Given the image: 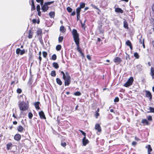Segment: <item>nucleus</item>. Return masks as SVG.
Wrapping results in <instances>:
<instances>
[{"label":"nucleus","mask_w":154,"mask_h":154,"mask_svg":"<svg viewBox=\"0 0 154 154\" xmlns=\"http://www.w3.org/2000/svg\"><path fill=\"white\" fill-rule=\"evenodd\" d=\"M114 62L117 64L119 63L122 61L121 58L118 57H115L113 60Z\"/></svg>","instance_id":"6"},{"label":"nucleus","mask_w":154,"mask_h":154,"mask_svg":"<svg viewBox=\"0 0 154 154\" xmlns=\"http://www.w3.org/2000/svg\"><path fill=\"white\" fill-rule=\"evenodd\" d=\"M17 121H14L13 122V124H14V125H17Z\"/></svg>","instance_id":"64"},{"label":"nucleus","mask_w":154,"mask_h":154,"mask_svg":"<svg viewBox=\"0 0 154 154\" xmlns=\"http://www.w3.org/2000/svg\"><path fill=\"white\" fill-rule=\"evenodd\" d=\"M32 21L34 23H35L36 22V20L35 19H33L32 20Z\"/></svg>","instance_id":"63"},{"label":"nucleus","mask_w":154,"mask_h":154,"mask_svg":"<svg viewBox=\"0 0 154 154\" xmlns=\"http://www.w3.org/2000/svg\"><path fill=\"white\" fill-rule=\"evenodd\" d=\"M61 73L63 75V79H64V78L66 77L67 75V76L69 75V74L67 72H65V73H64L62 71L61 72Z\"/></svg>","instance_id":"15"},{"label":"nucleus","mask_w":154,"mask_h":154,"mask_svg":"<svg viewBox=\"0 0 154 154\" xmlns=\"http://www.w3.org/2000/svg\"><path fill=\"white\" fill-rule=\"evenodd\" d=\"M49 8V7L48 6L44 4L43 6L42 7V10L43 11V12H45L47 11L48 9Z\"/></svg>","instance_id":"8"},{"label":"nucleus","mask_w":154,"mask_h":154,"mask_svg":"<svg viewBox=\"0 0 154 154\" xmlns=\"http://www.w3.org/2000/svg\"><path fill=\"white\" fill-rule=\"evenodd\" d=\"M135 139L137 141H138L140 140V139L137 137H135Z\"/></svg>","instance_id":"60"},{"label":"nucleus","mask_w":154,"mask_h":154,"mask_svg":"<svg viewBox=\"0 0 154 154\" xmlns=\"http://www.w3.org/2000/svg\"><path fill=\"white\" fill-rule=\"evenodd\" d=\"M137 144V143L135 141H133L132 143V145L134 146H135Z\"/></svg>","instance_id":"52"},{"label":"nucleus","mask_w":154,"mask_h":154,"mask_svg":"<svg viewBox=\"0 0 154 154\" xmlns=\"http://www.w3.org/2000/svg\"><path fill=\"white\" fill-rule=\"evenodd\" d=\"M85 4L84 3H81L80 4V6L79 7V8H83L85 7Z\"/></svg>","instance_id":"29"},{"label":"nucleus","mask_w":154,"mask_h":154,"mask_svg":"<svg viewBox=\"0 0 154 154\" xmlns=\"http://www.w3.org/2000/svg\"><path fill=\"white\" fill-rule=\"evenodd\" d=\"M146 148L147 149L148 154H151V152L152 151V149L150 145H148L146 146Z\"/></svg>","instance_id":"11"},{"label":"nucleus","mask_w":154,"mask_h":154,"mask_svg":"<svg viewBox=\"0 0 154 154\" xmlns=\"http://www.w3.org/2000/svg\"><path fill=\"white\" fill-rule=\"evenodd\" d=\"M57 58V56L55 54H54L52 55L51 59L53 60H55Z\"/></svg>","instance_id":"37"},{"label":"nucleus","mask_w":154,"mask_h":154,"mask_svg":"<svg viewBox=\"0 0 154 154\" xmlns=\"http://www.w3.org/2000/svg\"><path fill=\"white\" fill-rule=\"evenodd\" d=\"M126 44L127 45L129 46L131 50L132 49V46L131 43L129 40H128L126 41Z\"/></svg>","instance_id":"14"},{"label":"nucleus","mask_w":154,"mask_h":154,"mask_svg":"<svg viewBox=\"0 0 154 154\" xmlns=\"http://www.w3.org/2000/svg\"><path fill=\"white\" fill-rule=\"evenodd\" d=\"M142 123L143 124L145 123L146 125H148L149 124L148 122L146 119H143L142 121Z\"/></svg>","instance_id":"32"},{"label":"nucleus","mask_w":154,"mask_h":154,"mask_svg":"<svg viewBox=\"0 0 154 154\" xmlns=\"http://www.w3.org/2000/svg\"><path fill=\"white\" fill-rule=\"evenodd\" d=\"M61 145L62 146L64 147L66 146V143L65 142H61Z\"/></svg>","instance_id":"49"},{"label":"nucleus","mask_w":154,"mask_h":154,"mask_svg":"<svg viewBox=\"0 0 154 154\" xmlns=\"http://www.w3.org/2000/svg\"><path fill=\"white\" fill-rule=\"evenodd\" d=\"M67 11L69 13L71 12L72 11V9L70 7H68L67 8Z\"/></svg>","instance_id":"40"},{"label":"nucleus","mask_w":154,"mask_h":154,"mask_svg":"<svg viewBox=\"0 0 154 154\" xmlns=\"http://www.w3.org/2000/svg\"><path fill=\"white\" fill-rule=\"evenodd\" d=\"M74 95L75 96H79L81 95V93L79 91H77L74 93Z\"/></svg>","instance_id":"38"},{"label":"nucleus","mask_w":154,"mask_h":154,"mask_svg":"<svg viewBox=\"0 0 154 154\" xmlns=\"http://www.w3.org/2000/svg\"><path fill=\"white\" fill-rule=\"evenodd\" d=\"M54 2V1H51L48 2H45L44 3L45 5H46L47 6H48V5H49L53 3Z\"/></svg>","instance_id":"30"},{"label":"nucleus","mask_w":154,"mask_h":154,"mask_svg":"<svg viewBox=\"0 0 154 154\" xmlns=\"http://www.w3.org/2000/svg\"><path fill=\"white\" fill-rule=\"evenodd\" d=\"M42 30L40 29H38L36 31V34L37 35H39L41 36L42 34Z\"/></svg>","instance_id":"27"},{"label":"nucleus","mask_w":154,"mask_h":154,"mask_svg":"<svg viewBox=\"0 0 154 154\" xmlns=\"http://www.w3.org/2000/svg\"><path fill=\"white\" fill-rule=\"evenodd\" d=\"M146 97H149L150 100H151L152 98V96L151 93L150 92L148 91H146Z\"/></svg>","instance_id":"13"},{"label":"nucleus","mask_w":154,"mask_h":154,"mask_svg":"<svg viewBox=\"0 0 154 154\" xmlns=\"http://www.w3.org/2000/svg\"><path fill=\"white\" fill-rule=\"evenodd\" d=\"M143 45L144 48H145V46L144 42V39H143Z\"/></svg>","instance_id":"59"},{"label":"nucleus","mask_w":154,"mask_h":154,"mask_svg":"<svg viewBox=\"0 0 154 154\" xmlns=\"http://www.w3.org/2000/svg\"><path fill=\"white\" fill-rule=\"evenodd\" d=\"M33 32L31 31V30L29 31V34L28 35V38H31L32 37Z\"/></svg>","instance_id":"21"},{"label":"nucleus","mask_w":154,"mask_h":154,"mask_svg":"<svg viewBox=\"0 0 154 154\" xmlns=\"http://www.w3.org/2000/svg\"><path fill=\"white\" fill-rule=\"evenodd\" d=\"M42 54L44 58H45L48 55L47 53L45 51H43L42 52Z\"/></svg>","instance_id":"42"},{"label":"nucleus","mask_w":154,"mask_h":154,"mask_svg":"<svg viewBox=\"0 0 154 154\" xmlns=\"http://www.w3.org/2000/svg\"><path fill=\"white\" fill-rule=\"evenodd\" d=\"M25 52V51L24 49L21 50L19 48H17L16 50V53L17 54H20L21 55H22L24 54Z\"/></svg>","instance_id":"5"},{"label":"nucleus","mask_w":154,"mask_h":154,"mask_svg":"<svg viewBox=\"0 0 154 154\" xmlns=\"http://www.w3.org/2000/svg\"><path fill=\"white\" fill-rule=\"evenodd\" d=\"M36 9L37 11H40V7L39 5H37L36 6Z\"/></svg>","instance_id":"44"},{"label":"nucleus","mask_w":154,"mask_h":154,"mask_svg":"<svg viewBox=\"0 0 154 154\" xmlns=\"http://www.w3.org/2000/svg\"><path fill=\"white\" fill-rule=\"evenodd\" d=\"M80 14H77V20L79 19Z\"/></svg>","instance_id":"53"},{"label":"nucleus","mask_w":154,"mask_h":154,"mask_svg":"<svg viewBox=\"0 0 154 154\" xmlns=\"http://www.w3.org/2000/svg\"><path fill=\"white\" fill-rule=\"evenodd\" d=\"M119 99L118 97H116L114 100V101L115 102H119Z\"/></svg>","instance_id":"48"},{"label":"nucleus","mask_w":154,"mask_h":154,"mask_svg":"<svg viewBox=\"0 0 154 154\" xmlns=\"http://www.w3.org/2000/svg\"><path fill=\"white\" fill-rule=\"evenodd\" d=\"M40 3V5H41L42 7L43 6V4L44 3V0L42 1Z\"/></svg>","instance_id":"57"},{"label":"nucleus","mask_w":154,"mask_h":154,"mask_svg":"<svg viewBox=\"0 0 154 154\" xmlns=\"http://www.w3.org/2000/svg\"><path fill=\"white\" fill-rule=\"evenodd\" d=\"M18 103V106L20 110L24 111L28 109V105L23 101H19Z\"/></svg>","instance_id":"2"},{"label":"nucleus","mask_w":154,"mask_h":154,"mask_svg":"<svg viewBox=\"0 0 154 154\" xmlns=\"http://www.w3.org/2000/svg\"><path fill=\"white\" fill-rule=\"evenodd\" d=\"M39 57H38V59L39 60V64H40L41 63V60H42V57H41V51H40L39 53Z\"/></svg>","instance_id":"34"},{"label":"nucleus","mask_w":154,"mask_h":154,"mask_svg":"<svg viewBox=\"0 0 154 154\" xmlns=\"http://www.w3.org/2000/svg\"><path fill=\"white\" fill-rule=\"evenodd\" d=\"M40 41L42 44H43V41L42 39L40 38Z\"/></svg>","instance_id":"61"},{"label":"nucleus","mask_w":154,"mask_h":154,"mask_svg":"<svg viewBox=\"0 0 154 154\" xmlns=\"http://www.w3.org/2000/svg\"><path fill=\"white\" fill-rule=\"evenodd\" d=\"M39 115L40 116V118L41 119H45L46 117L45 115L44 112L42 111H41L39 112Z\"/></svg>","instance_id":"10"},{"label":"nucleus","mask_w":154,"mask_h":154,"mask_svg":"<svg viewBox=\"0 0 154 154\" xmlns=\"http://www.w3.org/2000/svg\"><path fill=\"white\" fill-rule=\"evenodd\" d=\"M39 104L40 103L39 102H37L35 104V107L38 110L40 109V107L39 106Z\"/></svg>","instance_id":"22"},{"label":"nucleus","mask_w":154,"mask_h":154,"mask_svg":"<svg viewBox=\"0 0 154 154\" xmlns=\"http://www.w3.org/2000/svg\"><path fill=\"white\" fill-rule=\"evenodd\" d=\"M61 48V46L60 45H58L56 47V49L57 51H60Z\"/></svg>","instance_id":"33"},{"label":"nucleus","mask_w":154,"mask_h":154,"mask_svg":"<svg viewBox=\"0 0 154 154\" xmlns=\"http://www.w3.org/2000/svg\"><path fill=\"white\" fill-rule=\"evenodd\" d=\"M95 129L97 130L98 132H100L101 131V129L100 125L98 123H97L95 125Z\"/></svg>","instance_id":"7"},{"label":"nucleus","mask_w":154,"mask_h":154,"mask_svg":"<svg viewBox=\"0 0 154 154\" xmlns=\"http://www.w3.org/2000/svg\"><path fill=\"white\" fill-rule=\"evenodd\" d=\"M60 31L62 33H64L66 32V29L63 26H62L60 27Z\"/></svg>","instance_id":"23"},{"label":"nucleus","mask_w":154,"mask_h":154,"mask_svg":"<svg viewBox=\"0 0 154 154\" xmlns=\"http://www.w3.org/2000/svg\"><path fill=\"white\" fill-rule=\"evenodd\" d=\"M21 138V135L19 134H17L14 136V139L17 141L20 140Z\"/></svg>","instance_id":"12"},{"label":"nucleus","mask_w":154,"mask_h":154,"mask_svg":"<svg viewBox=\"0 0 154 154\" xmlns=\"http://www.w3.org/2000/svg\"><path fill=\"white\" fill-rule=\"evenodd\" d=\"M54 68L57 69L59 68V66L58 64L56 62H54L52 64Z\"/></svg>","instance_id":"20"},{"label":"nucleus","mask_w":154,"mask_h":154,"mask_svg":"<svg viewBox=\"0 0 154 154\" xmlns=\"http://www.w3.org/2000/svg\"><path fill=\"white\" fill-rule=\"evenodd\" d=\"M50 17L51 18H53L55 16V13L53 11H51L49 14Z\"/></svg>","instance_id":"26"},{"label":"nucleus","mask_w":154,"mask_h":154,"mask_svg":"<svg viewBox=\"0 0 154 154\" xmlns=\"http://www.w3.org/2000/svg\"><path fill=\"white\" fill-rule=\"evenodd\" d=\"M38 12V14L39 16H40L41 14V12L40 11H37Z\"/></svg>","instance_id":"62"},{"label":"nucleus","mask_w":154,"mask_h":154,"mask_svg":"<svg viewBox=\"0 0 154 154\" xmlns=\"http://www.w3.org/2000/svg\"><path fill=\"white\" fill-rule=\"evenodd\" d=\"M64 81V85L65 86H69L71 83V78L70 76L67 75L66 77L63 79Z\"/></svg>","instance_id":"4"},{"label":"nucleus","mask_w":154,"mask_h":154,"mask_svg":"<svg viewBox=\"0 0 154 154\" xmlns=\"http://www.w3.org/2000/svg\"><path fill=\"white\" fill-rule=\"evenodd\" d=\"M92 7L93 8L97 9V10L99 11H100V10L95 5H93Z\"/></svg>","instance_id":"51"},{"label":"nucleus","mask_w":154,"mask_h":154,"mask_svg":"<svg viewBox=\"0 0 154 154\" xmlns=\"http://www.w3.org/2000/svg\"><path fill=\"white\" fill-rule=\"evenodd\" d=\"M72 34L73 35V38L74 42L77 46V50L80 54L82 53L81 49L79 48V34L76 29H73L72 32Z\"/></svg>","instance_id":"1"},{"label":"nucleus","mask_w":154,"mask_h":154,"mask_svg":"<svg viewBox=\"0 0 154 154\" xmlns=\"http://www.w3.org/2000/svg\"><path fill=\"white\" fill-rule=\"evenodd\" d=\"M139 42L141 44H143V40L141 39H140L139 40Z\"/></svg>","instance_id":"58"},{"label":"nucleus","mask_w":154,"mask_h":154,"mask_svg":"<svg viewBox=\"0 0 154 154\" xmlns=\"http://www.w3.org/2000/svg\"><path fill=\"white\" fill-rule=\"evenodd\" d=\"M149 109L150 112H149L154 113V107H149Z\"/></svg>","instance_id":"41"},{"label":"nucleus","mask_w":154,"mask_h":154,"mask_svg":"<svg viewBox=\"0 0 154 154\" xmlns=\"http://www.w3.org/2000/svg\"><path fill=\"white\" fill-rule=\"evenodd\" d=\"M17 92L18 94H20L22 92V90L20 88H18L17 90Z\"/></svg>","instance_id":"45"},{"label":"nucleus","mask_w":154,"mask_h":154,"mask_svg":"<svg viewBox=\"0 0 154 154\" xmlns=\"http://www.w3.org/2000/svg\"><path fill=\"white\" fill-rule=\"evenodd\" d=\"M124 27L126 29L128 28V22L127 21L125 20H124L123 22Z\"/></svg>","instance_id":"19"},{"label":"nucleus","mask_w":154,"mask_h":154,"mask_svg":"<svg viewBox=\"0 0 154 154\" xmlns=\"http://www.w3.org/2000/svg\"><path fill=\"white\" fill-rule=\"evenodd\" d=\"M87 58L88 60H91V57H90L89 55H87Z\"/></svg>","instance_id":"54"},{"label":"nucleus","mask_w":154,"mask_h":154,"mask_svg":"<svg viewBox=\"0 0 154 154\" xmlns=\"http://www.w3.org/2000/svg\"><path fill=\"white\" fill-rule=\"evenodd\" d=\"M56 75V72L55 71L53 70L51 72V75L53 77H54Z\"/></svg>","instance_id":"31"},{"label":"nucleus","mask_w":154,"mask_h":154,"mask_svg":"<svg viewBox=\"0 0 154 154\" xmlns=\"http://www.w3.org/2000/svg\"><path fill=\"white\" fill-rule=\"evenodd\" d=\"M28 117L30 119H31L33 116L31 112H29L28 114Z\"/></svg>","instance_id":"43"},{"label":"nucleus","mask_w":154,"mask_h":154,"mask_svg":"<svg viewBox=\"0 0 154 154\" xmlns=\"http://www.w3.org/2000/svg\"><path fill=\"white\" fill-rule=\"evenodd\" d=\"M75 14V11H73L71 14V15L72 16H74Z\"/></svg>","instance_id":"55"},{"label":"nucleus","mask_w":154,"mask_h":154,"mask_svg":"<svg viewBox=\"0 0 154 154\" xmlns=\"http://www.w3.org/2000/svg\"><path fill=\"white\" fill-rule=\"evenodd\" d=\"M56 82L57 84H58V85H61L62 84V82L61 81L60 79L58 78H57L56 79Z\"/></svg>","instance_id":"24"},{"label":"nucleus","mask_w":154,"mask_h":154,"mask_svg":"<svg viewBox=\"0 0 154 154\" xmlns=\"http://www.w3.org/2000/svg\"><path fill=\"white\" fill-rule=\"evenodd\" d=\"M115 11L117 13H123V11L120 8H115Z\"/></svg>","instance_id":"17"},{"label":"nucleus","mask_w":154,"mask_h":154,"mask_svg":"<svg viewBox=\"0 0 154 154\" xmlns=\"http://www.w3.org/2000/svg\"><path fill=\"white\" fill-rule=\"evenodd\" d=\"M147 119L149 121H151L152 119V117L150 116H149L147 117Z\"/></svg>","instance_id":"50"},{"label":"nucleus","mask_w":154,"mask_h":154,"mask_svg":"<svg viewBox=\"0 0 154 154\" xmlns=\"http://www.w3.org/2000/svg\"><path fill=\"white\" fill-rule=\"evenodd\" d=\"M126 54V55L125 56V59L126 60H130V57L127 54Z\"/></svg>","instance_id":"47"},{"label":"nucleus","mask_w":154,"mask_h":154,"mask_svg":"<svg viewBox=\"0 0 154 154\" xmlns=\"http://www.w3.org/2000/svg\"><path fill=\"white\" fill-rule=\"evenodd\" d=\"M99 116V113L98 112H97L95 114V117L96 118H97L98 116Z\"/></svg>","instance_id":"56"},{"label":"nucleus","mask_w":154,"mask_h":154,"mask_svg":"<svg viewBox=\"0 0 154 154\" xmlns=\"http://www.w3.org/2000/svg\"><path fill=\"white\" fill-rule=\"evenodd\" d=\"M17 130L19 132H21L23 131V128L22 126L19 125L17 128Z\"/></svg>","instance_id":"18"},{"label":"nucleus","mask_w":154,"mask_h":154,"mask_svg":"<svg viewBox=\"0 0 154 154\" xmlns=\"http://www.w3.org/2000/svg\"><path fill=\"white\" fill-rule=\"evenodd\" d=\"M79 131L84 136V137H86V134L85 132H84L83 131L81 130H79Z\"/></svg>","instance_id":"46"},{"label":"nucleus","mask_w":154,"mask_h":154,"mask_svg":"<svg viewBox=\"0 0 154 154\" xmlns=\"http://www.w3.org/2000/svg\"><path fill=\"white\" fill-rule=\"evenodd\" d=\"M88 140L86 139V137H84L82 139V143L84 146H85L88 143Z\"/></svg>","instance_id":"9"},{"label":"nucleus","mask_w":154,"mask_h":154,"mask_svg":"<svg viewBox=\"0 0 154 154\" xmlns=\"http://www.w3.org/2000/svg\"><path fill=\"white\" fill-rule=\"evenodd\" d=\"M81 9L79 7L78 8L76 9V12L77 14H80Z\"/></svg>","instance_id":"36"},{"label":"nucleus","mask_w":154,"mask_h":154,"mask_svg":"<svg viewBox=\"0 0 154 154\" xmlns=\"http://www.w3.org/2000/svg\"><path fill=\"white\" fill-rule=\"evenodd\" d=\"M134 56L137 59H138L139 58V56L138 53L137 52L134 53Z\"/></svg>","instance_id":"39"},{"label":"nucleus","mask_w":154,"mask_h":154,"mask_svg":"<svg viewBox=\"0 0 154 154\" xmlns=\"http://www.w3.org/2000/svg\"><path fill=\"white\" fill-rule=\"evenodd\" d=\"M12 146V144L11 143H9L7 144V149L8 150H9L11 149V147Z\"/></svg>","instance_id":"28"},{"label":"nucleus","mask_w":154,"mask_h":154,"mask_svg":"<svg viewBox=\"0 0 154 154\" xmlns=\"http://www.w3.org/2000/svg\"><path fill=\"white\" fill-rule=\"evenodd\" d=\"M31 5L32 10H34L35 9V7L34 5V1L33 0H31Z\"/></svg>","instance_id":"25"},{"label":"nucleus","mask_w":154,"mask_h":154,"mask_svg":"<svg viewBox=\"0 0 154 154\" xmlns=\"http://www.w3.org/2000/svg\"><path fill=\"white\" fill-rule=\"evenodd\" d=\"M63 39V37L62 36H60L58 38V41L59 42H61Z\"/></svg>","instance_id":"35"},{"label":"nucleus","mask_w":154,"mask_h":154,"mask_svg":"<svg viewBox=\"0 0 154 154\" xmlns=\"http://www.w3.org/2000/svg\"><path fill=\"white\" fill-rule=\"evenodd\" d=\"M134 79L133 77H130L128 80V81L125 84L124 86L128 87L131 85L133 83Z\"/></svg>","instance_id":"3"},{"label":"nucleus","mask_w":154,"mask_h":154,"mask_svg":"<svg viewBox=\"0 0 154 154\" xmlns=\"http://www.w3.org/2000/svg\"><path fill=\"white\" fill-rule=\"evenodd\" d=\"M150 75L152 76V79H154V68L153 67H151Z\"/></svg>","instance_id":"16"}]
</instances>
